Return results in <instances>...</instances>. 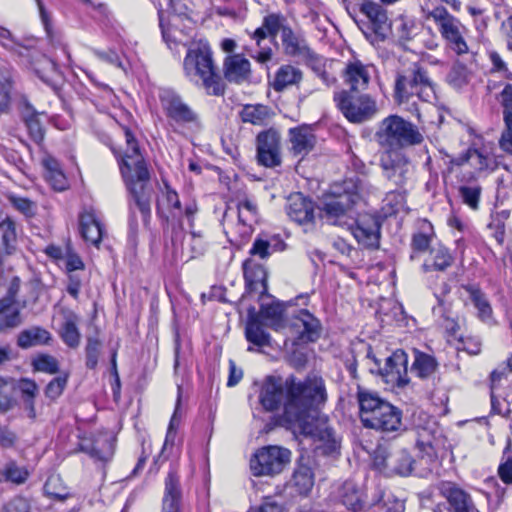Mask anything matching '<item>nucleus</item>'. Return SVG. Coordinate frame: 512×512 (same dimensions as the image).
Wrapping results in <instances>:
<instances>
[{
  "label": "nucleus",
  "instance_id": "nucleus-24",
  "mask_svg": "<svg viewBox=\"0 0 512 512\" xmlns=\"http://www.w3.org/2000/svg\"><path fill=\"white\" fill-rule=\"evenodd\" d=\"M286 211L291 220L301 225L312 223L314 220V205L312 201L306 199L300 193L292 195L288 199Z\"/></svg>",
  "mask_w": 512,
  "mask_h": 512
},
{
  "label": "nucleus",
  "instance_id": "nucleus-13",
  "mask_svg": "<svg viewBox=\"0 0 512 512\" xmlns=\"http://www.w3.org/2000/svg\"><path fill=\"white\" fill-rule=\"evenodd\" d=\"M380 167L384 177L397 187L404 186L413 173V166L408 157L396 150L381 153Z\"/></svg>",
  "mask_w": 512,
  "mask_h": 512
},
{
  "label": "nucleus",
  "instance_id": "nucleus-19",
  "mask_svg": "<svg viewBox=\"0 0 512 512\" xmlns=\"http://www.w3.org/2000/svg\"><path fill=\"white\" fill-rule=\"evenodd\" d=\"M334 499L352 512H362L366 506L363 489L352 480H347L337 487Z\"/></svg>",
  "mask_w": 512,
  "mask_h": 512
},
{
  "label": "nucleus",
  "instance_id": "nucleus-4",
  "mask_svg": "<svg viewBox=\"0 0 512 512\" xmlns=\"http://www.w3.org/2000/svg\"><path fill=\"white\" fill-rule=\"evenodd\" d=\"M185 75L190 81L201 85L209 95L224 94V84L217 73L208 45L197 44L190 47L183 62Z\"/></svg>",
  "mask_w": 512,
  "mask_h": 512
},
{
  "label": "nucleus",
  "instance_id": "nucleus-60",
  "mask_svg": "<svg viewBox=\"0 0 512 512\" xmlns=\"http://www.w3.org/2000/svg\"><path fill=\"white\" fill-rule=\"evenodd\" d=\"M27 129L30 136L36 143H40L44 139V129L37 115H31L25 119Z\"/></svg>",
  "mask_w": 512,
  "mask_h": 512
},
{
  "label": "nucleus",
  "instance_id": "nucleus-35",
  "mask_svg": "<svg viewBox=\"0 0 512 512\" xmlns=\"http://www.w3.org/2000/svg\"><path fill=\"white\" fill-rule=\"evenodd\" d=\"M303 79V72L291 64L281 65L276 71L271 86L276 92L298 85Z\"/></svg>",
  "mask_w": 512,
  "mask_h": 512
},
{
  "label": "nucleus",
  "instance_id": "nucleus-2",
  "mask_svg": "<svg viewBox=\"0 0 512 512\" xmlns=\"http://www.w3.org/2000/svg\"><path fill=\"white\" fill-rule=\"evenodd\" d=\"M127 148L119 158V169L124 184L131 196L129 200V225L132 229L138 226L136 209L146 222L150 216L152 187L147 163L140 153L138 144L129 130H125Z\"/></svg>",
  "mask_w": 512,
  "mask_h": 512
},
{
  "label": "nucleus",
  "instance_id": "nucleus-8",
  "mask_svg": "<svg viewBox=\"0 0 512 512\" xmlns=\"http://www.w3.org/2000/svg\"><path fill=\"white\" fill-rule=\"evenodd\" d=\"M428 18L434 21L437 30L449 49L458 55L468 52L469 48L466 42L468 29L460 19L450 14L443 6L433 8L429 12Z\"/></svg>",
  "mask_w": 512,
  "mask_h": 512
},
{
  "label": "nucleus",
  "instance_id": "nucleus-33",
  "mask_svg": "<svg viewBox=\"0 0 512 512\" xmlns=\"http://www.w3.org/2000/svg\"><path fill=\"white\" fill-rule=\"evenodd\" d=\"M286 244L276 236L258 235L250 248V255L264 260L269 258L275 252H281Z\"/></svg>",
  "mask_w": 512,
  "mask_h": 512
},
{
  "label": "nucleus",
  "instance_id": "nucleus-10",
  "mask_svg": "<svg viewBox=\"0 0 512 512\" xmlns=\"http://www.w3.org/2000/svg\"><path fill=\"white\" fill-rule=\"evenodd\" d=\"M289 449L269 445L258 449L250 459V470L254 476H274L283 471L290 462Z\"/></svg>",
  "mask_w": 512,
  "mask_h": 512
},
{
  "label": "nucleus",
  "instance_id": "nucleus-62",
  "mask_svg": "<svg viewBox=\"0 0 512 512\" xmlns=\"http://www.w3.org/2000/svg\"><path fill=\"white\" fill-rule=\"evenodd\" d=\"M498 475L505 484L512 485V455L503 458L498 467Z\"/></svg>",
  "mask_w": 512,
  "mask_h": 512
},
{
  "label": "nucleus",
  "instance_id": "nucleus-45",
  "mask_svg": "<svg viewBox=\"0 0 512 512\" xmlns=\"http://www.w3.org/2000/svg\"><path fill=\"white\" fill-rule=\"evenodd\" d=\"M465 290L468 292L469 298L478 310L479 317L483 320L490 318L492 308L482 291L475 286H466Z\"/></svg>",
  "mask_w": 512,
  "mask_h": 512
},
{
  "label": "nucleus",
  "instance_id": "nucleus-26",
  "mask_svg": "<svg viewBox=\"0 0 512 512\" xmlns=\"http://www.w3.org/2000/svg\"><path fill=\"white\" fill-rule=\"evenodd\" d=\"M63 321L60 328V337L70 348H77L80 344L81 333L78 328L80 317L72 310H61Z\"/></svg>",
  "mask_w": 512,
  "mask_h": 512
},
{
  "label": "nucleus",
  "instance_id": "nucleus-18",
  "mask_svg": "<svg viewBox=\"0 0 512 512\" xmlns=\"http://www.w3.org/2000/svg\"><path fill=\"white\" fill-rule=\"evenodd\" d=\"M351 231L357 242L365 248L376 249L380 240V223L377 217L363 215Z\"/></svg>",
  "mask_w": 512,
  "mask_h": 512
},
{
  "label": "nucleus",
  "instance_id": "nucleus-64",
  "mask_svg": "<svg viewBox=\"0 0 512 512\" xmlns=\"http://www.w3.org/2000/svg\"><path fill=\"white\" fill-rule=\"evenodd\" d=\"M1 512H29L28 502L21 497L9 501Z\"/></svg>",
  "mask_w": 512,
  "mask_h": 512
},
{
  "label": "nucleus",
  "instance_id": "nucleus-48",
  "mask_svg": "<svg viewBox=\"0 0 512 512\" xmlns=\"http://www.w3.org/2000/svg\"><path fill=\"white\" fill-rule=\"evenodd\" d=\"M462 202L472 210H478L482 188L478 184L461 185L458 188Z\"/></svg>",
  "mask_w": 512,
  "mask_h": 512
},
{
  "label": "nucleus",
  "instance_id": "nucleus-17",
  "mask_svg": "<svg viewBox=\"0 0 512 512\" xmlns=\"http://www.w3.org/2000/svg\"><path fill=\"white\" fill-rule=\"evenodd\" d=\"M290 332L297 335L292 344L308 343L316 341L320 336L321 325L308 310H300L292 319Z\"/></svg>",
  "mask_w": 512,
  "mask_h": 512
},
{
  "label": "nucleus",
  "instance_id": "nucleus-47",
  "mask_svg": "<svg viewBox=\"0 0 512 512\" xmlns=\"http://www.w3.org/2000/svg\"><path fill=\"white\" fill-rule=\"evenodd\" d=\"M415 461L405 450L397 453L392 459V471L399 476H409L414 470Z\"/></svg>",
  "mask_w": 512,
  "mask_h": 512
},
{
  "label": "nucleus",
  "instance_id": "nucleus-27",
  "mask_svg": "<svg viewBox=\"0 0 512 512\" xmlns=\"http://www.w3.org/2000/svg\"><path fill=\"white\" fill-rule=\"evenodd\" d=\"M265 324L259 320L255 307L248 309L247 322L245 327V337L251 344L264 347L270 345V335L263 326Z\"/></svg>",
  "mask_w": 512,
  "mask_h": 512
},
{
  "label": "nucleus",
  "instance_id": "nucleus-20",
  "mask_svg": "<svg viewBox=\"0 0 512 512\" xmlns=\"http://www.w3.org/2000/svg\"><path fill=\"white\" fill-rule=\"evenodd\" d=\"M283 51L291 57H299L305 61L319 62V56L316 55L307 45L304 38L288 28H283L281 34Z\"/></svg>",
  "mask_w": 512,
  "mask_h": 512
},
{
  "label": "nucleus",
  "instance_id": "nucleus-11",
  "mask_svg": "<svg viewBox=\"0 0 512 512\" xmlns=\"http://www.w3.org/2000/svg\"><path fill=\"white\" fill-rule=\"evenodd\" d=\"M334 101L343 115L353 123H362L376 112V102L367 94L352 95L346 90L335 93Z\"/></svg>",
  "mask_w": 512,
  "mask_h": 512
},
{
  "label": "nucleus",
  "instance_id": "nucleus-14",
  "mask_svg": "<svg viewBox=\"0 0 512 512\" xmlns=\"http://www.w3.org/2000/svg\"><path fill=\"white\" fill-rule=\"evenodd\" d=\"M115 450V439L107 432L79 437L78 451L87 454L95 461H109Z\"/></svg>",
  "mask_w": 512,
  "mask_h": 512
},
{
  "label": "nucleus",
  "instance_id": "nucleus-6",
  "mask_svg": "<svg viewBox=\"0 0 512 512\" xmlns=\"http://www.w3.org/2000/svg\"><path fill=\"white\" fill-rule=\"evenodd\" d=\"M359 200V187L356 181L347 179L335 184L322 203L321 217L331 225H349V213Z\"/></svg>",
  "mask_w": 512,
  "mask_h": 512
},
{
  "label": "nucleus",
  "instance_id": "nucleus-57",
  "mask_svg": "<svg viewBox=\"0 0 512 512\" xmlns=\"http://www.w3.org/2000/svg\"><path fill=\"white\" fill-rule=\"evenodd\" d=\"M257 213V206L251 200L245 199L238 204V220L243 225L253 220Z\"/></svg>",
  "mask_w": 512,
  "mask_h": 512
},
{
  "label": "nucleus",
  "instance_id": "nucleus-53",
  "mask_svg": "<svg viewBox=\"0 0 512 512\" xmlns=\"http://www.w3.org/2000/svg\"><path fill=\"white\" fill-rule=\"evenodd\" d=\"M375 504L381 505L383 512H404L405 504L390 492H381Z\"/></svg>",
  "mask_w": 512,
  "mask_h": 512
},
{
  "label": "nucleus",
  "instance_id": "nucleus-22",
  "mask_svg": "<svg viewBox=\"0 0 512 512\" xmlns=\"http://www.w3.org/2000/svg\"><path fill=\"white\" fill-rule=\"evenodd\" d=\"M369 68L358 59L351 60L346 64L342 77L351 91H362L368 87L371 78Z\"/></svg>",
  "mask_w": 512,
  "mask_h": 512
},
{
  "label": "nucleus",
  "instance_id": "nucleus-54",
  "mask_svg": "<svg viewBox=\"0 0 512 512\" xmlns=\"http://www.w3.org/2000/svg\"><path fill=\"white\" fill-rule=\"evenodd\" d=\"M465 161L479 171L488 169L493 162L491 157L477 149H469L466 153Z\"/></svg>",
  "mask_w": 512,
  "mask_h": 512
},
{
  "label": "nucleus",
  "instance_id": "nucleus-36",
  "mask_svg": "<svg viewBox=\"0 0 512 512\" xmlns=\"http://www.w3.org/2000/svg\"><path fill=\"white\" fill-rule=\"evenodd\" d=\"M157 212L166 219L169 218V215L176 217L182 213L181 202L177 192L166 182H164V189L157 200Z\"/></svg>",
  "mask_w": 512,
  "mask_h": 512
},
{
  "label": "nucleus",
  "instance_id": "nucleus-42",
  "mask_svg": "<svg viewBox=\"0 0 512 512\" xmlns=\"http://www.w3.org/2000/svg\"><path fill=\"white\" fill-rule=\"evenodd\" d=\"M30 473L24 466H19L15 461H9L0 470V481L11 482L17 485L27 481Z\"/></svg>",
  "mask_w": 512,
  "mask_h": 512
},
{
  "label": "nucleus",
  "instance_id": "nucleus-31",
  "mask_svg": "<svg viewBox=\"0 0 512 512\" xmlns=\"http://www.w3.org/2000/svg\"><path fill=\"white\" fill-rule=\"evenodd\" d=\"M80 233L83 239L96 247L103 236V228L93 210H87L80 215Z\"/></svg>",
  "mask_w": 512,
  "mask_h": 512
},
{
  "label": "nucleus",
  "instance_id": "nucleus-3",
  "mask_svg": "<svg viewBox=\"0 0 512 512\" xmlns=\"http://www.w3.org/2000/svg\"><path fill=\"white\" fill-rule=\"evenodd\" d=\"M393 98L399 106L418 118L419 101L431 102L436 98L435 84L420 62H412L396 72Z\"/></svg>",
  "mask_w": 512,
  "mask_h": 512
},
{
  "label": "nucleus",
  "instance_id": "nucleus-51",
  "mask_svg": "<svg viewBox=\"0 0 512 512\" xmlns=\"http://www.w3.org/2000/svg\"><path fill=\"white\" fill-rule=\"evenodd\" d=\"M12 86V74L7 70L0 72V111L6 110L10 104Z\"/></svg>",
  "mask_w": 512,
  "mask_h": 512
},
{
  "label": "nucleus",
  "instance_id": "nucleus-32",
  "mask_svg": "<svg viewBox=\"0 0 512 512\" xmlns=\"http://www.w3.org/2000/svg\"><path fill=\"white\" fill-rule=\"evenodd\" d=\"M411 373L422 381H428L434 378L438 371V362L435 357L414 349V361L412 363Z\"/></svg>",
  "mask_w": 512,
  "mask_h": 512
},
{
  "label": "nucleus",
  "instance_id": "nucleus-38",
  "mask_svg": "<svg viewBox=\"0 0 512 512\" xmlns=\"http://www.w3.org/2000/svg\"><path fill=\"white\" fill-rule=\"evenodd\" d=\"M272 116V110L262 104L245 105L240 112V117L243 122L259 126L266 125Z\"/></svg>",
  "mask_w": 512,
  "mask_h": 512
},
{
  "label": "nucleus",
  "instance_id": "nucleus-29",
  "mask_svg": "<svg viewBox=\"0 0 512 512\" xmlns=\"http://www.w3.org/2000/svg\"><path fill=\"white\" fill-rule=\"evenodd\" d=\"M360 11L369 19L374 33L384 38L389 30L385 9L380 4L368 0L361 4Z\"/></svg>",
  "mask_w": 512,
  "mask_h": 512
},
{
  "label": "nucleus",
  "instance_id": "nucleus-43",
  "mask_svg": "<svg viewBox=\"0 0 512 512\" xmlns=\"http://www.w3.org/2000/svg\"><path fill=\"white\" fill-rule=\"evenodd\" d=\"M395 30L399 42L405 45L418 35L419 26L414 20L401 17L395 22Z\"/></svg>",
  "mask_w": 512,
  "mask_h": 512
},
{
  "label": "nucleus",
  "instance_id": "nucleus-56",
  "mask_svg": "<svg viewBox=\"0 0 512 512\" xmlns=\"http://www.w3.org/2000/svg\"><path fill=\"white\" fill-rule=\"evenodd\" d=\"M263 25L265 26L269 36L273 39L278 33H280V35L282 34L283 28L289 27L284 24V18L277 14H269L264 17Z\"/></svg>",
  "mask_w": 512,
  "mask_h": 512
},
{
  "label": "nucleus",
  "instance_id": "nucleus-58",
  "mask_svg": "<svg viewBox=\"0 0 512 512\" xmlns=\"http://www.w3.org/2000/svg\"><path fill=\"white\" fill-rule=\"evenodd\" d=\"M33 365L37 371L54 374L58 371V361L50 355H40L34 359Z\"/></svg>",
  "mask_w": 512,
  "mask_h": 512
},
{
  "label": "nucleus",
  "instance_id": "nucleus-7",
  "mask_svg": "<svg viewBox=\"0 0 512 512\" xmlns=\"http://www.w3.org/2000/svg\"><path fill=\"white\" fill-rule=\"evenodd\" d=\"M360 419L364 427L383 432L397 431L401 426V411L379 397L360 391Z\"/></svg>",
  "mask_w": 512,
  "mask_h": 512
},
{
  "label": "nucleus",
  "instance_id": "nucleus-44",
  "mask_svg": "<svg viewBox=\"0 0 512 512\" xmlns=\"http://www.w3.org/2000/svg\"><path fill=\"white\" fill-rule=\"evenodd\" d=\"M21 323L20 313L14 304L0 301V330L16 327Z\"/></svg>",
  "mask_w": 512,
  "mask_h": 512
},
{
  "label": "nucleus",
  "instance_id": "nucleus-25",
  "mask_svg": "<svg viewBox=\"0 0 512 512\" xmlns=\"http://www.w3.org/2000/svg\"><path fill=\"white\" fill-rule=\"evenodd\" d=\"M289 141L295 156H305L313 150L316 138L308 126H299L289 130Z\"/></svg>",
  "mask_w": 512,
  "mask_h": 512
},
{
  "label": "nucleus",
  "instance_id": "nucleus-37",
  "mask_svg": "<svg viewBox=\"0 0 512 512\" xmlns=\"http://www.w3.org/2000/svg\"><path fill=\"white\" fill-rule=\"evenodd\" d=\"M283 312V306L279 302H262L257 316H259V320L262 321L265 326L278 331L284 327Z\"/></svg>",
  "mask_w": 512,
  "mask_h": 512
},
{
  "label": "nucleus",
  "instance_id": "nucleus-1",
  "mask_svg": "<svg viewBox=\"0 0 512 512\" xmlns=\"http://www.w3.org/2000/svg\"><path fill=\"white\" fill-rule=\"evenodd\" d=\"M326 400L325 386H264L260 393L262 406L269 411L283 406L280 425L294 434L311 437L325 454H332L339 448L328 418L318 407Z\"/></svg>",
  "mask_w": 512,
  "mask_h": 512
},
{
  "label": "nucleus",
  "instance_id": "nucleus-55",
  "mask_svg": "<svg viewBox=\"0 0 512 512\" xmlns=\"http://www.w3.org/2000/svg\"><path fill=\"white\" fill-rule=\"evenodd\" d=\"M101 343L95 338L89 337L85 347L86 352V366L89 369H94L98 364L100 355Z\"/></svg>",
  "mask_w": 512,
  "mask_h": 512
},
{
  "label": "nucleus",
  "instance_id": "nucleus-59",
  "mask_svg": "<svg viewBox=\"0 0 512 512\" xmlns=\"http://www.w3.org/2000/svg\"><path fill=\"white\" fill-rule=\"evenodd\" d=\"M44 176L54 190L64 191L68 187L67 178L62 167L55 170V172H45Z\"/></svg>",
  "mask_w": 512,
  "mask_h": 512
},
{
  "label": "nucleus",
  "instance_id": "nucleus-61",
  "mask_svg": "<svg viewBox=\"0 0 512 512\" xmlns=\"http://www.w3.org/2000/svg\"><path fill=\"white\" fill-rule=\"evenodd\" d=\"M501 103L503 106V119H512V85L508 84L501 92Z\"/></svg>",
  "mask_w": 512,
  "mask_h": 512
},
{
  "label": "nucleus",
  "instance_id": "nucleus-52",
  "mask_svg": "<svg viewBox=\"0 0 512 512\" xmlns=\"http://www.w3.org/2000/svg\"><path fill=\"white\" fill-rule=\"evenodd\" d=\"M11 205L23 214L27 218H32L35 216L37 211V205L34 201L29 198L20 197L15 194H10L7 196Z\"/></svg>",
  "mask_w": 512,
  "mask_h": 512
},
{
  "label": "nucleus",
  "instance_id": "nucleus-23",
  "mask_svg": "<svg viewBox=\"0 0 512 512\" xmlns=\"http://www.w3.org/2000/svg\"><path fill=\"white\" fill-rule=\"evenodd\" d=\"M243 272L246 282V288L249 292H258L263 297L267 292V271L265 268L247 259L243 263Z\"/></svg>",
  "mask_w": 512,
  "mask_h": 512
},
{
  "label": "nucleus",
  "instance_id": "nucleus-21",
  "mask_svg": "<svg viewBox=\"0 0 512 512\" xmlns=\"http://www.w3.org/2000/svg\"><path fill=\"white\" fill-rule=\"evenodd\" d=\"M223 75L229 83L249 82L252 76L250 61L242 54L227 56L223 62Z\"/></svg>",
  "mask_w": 512,
  "mask_h": 512
},
{
  "label": "nucleus",
  "instance_id": "nucleus-28",
  "mask_svg": "<svg viewBox=\"0 0 512 512\" xmlns=\"http://www.w3.org/2000/svg\"><path fill=\"white\" fill-rule=\"evenodd\" d=\"M180 502V480L177 473L174 470H171L165 479V490L161 512H181Z\"/></svg>",
  "mask_w": 512,
  "mask_h": 512
},
{
  "label": "nucleus",
  "instance_id": "nucleus-39",
  "mask_svg": "<svg viewBox=\"0 0 512 512\" xmlns=\"http://www.w3.org/2000/svg\"><path fill=\"white\" fill-rule=\"evenodd\" d=\"M454 259L447 248L443 246L431 249L430 260L423 264L425 272L445 271L453 263Z\"/></svg>",
  "mask_w": 512,
  "mask_h": 512
},
{
  "label": "nucleus",
  "instance_id": "nucleus-63",
  "mask_svg": "<svg viewBox=\"0 0 512 512\" xmlns=\"http://www.w3.org/2000/svg\"><path fill=\"white\" fill-rule=\"evenodd\" d=\"M505 130L499 140L500 147L507 153L512 154V119L504 120Z\"/></svg>",
  "mask_w": 512,
  "mask_h": 512
},
{
  "label": "nucleus",
  "instance_id": "nucleus-46",
  "mask_svg": "<svg viewBox=\"0 0 512 512\" xmlns=\"http://www.w3.org/2000/svg\"><path fill=\"white\" fill-rule=\"evenodd\" d=\"M44 493L56 500H65L69 496V491L64 485L61 477L57 474L50 475L44 484Z\"/></svg>",
  "mask_w": 512,
  "mask_h": 512
},
{
  "label": "nucleus",
  "instance_id": "nucleus-9",
  "mask_svg": "<svg viewBox=\"0 0 512 512\" xmlns=\"http://www.w3.org/2000/svg\"><path fill=\"white\" fill-rule=\"evenodd\" d=\"M197 212L198 206L196 202L190 201L186 203L183 213L188 221L190 232L184 235L181 222L172 229V244L176 250L180 249L182 255H185L187 259L200 256L206 250V241L202 231L194 230V218Z\"/></svg>",
  "mask_w": 512,
  "mask_h": 512
},
{
  "label": "nucleus",
  "instance_id": "nucleus-16",
  "mask_svg": "<svg viewBox=\"0 0 512 512\" xmlns=\"http://www.w3.org/2000/svg\"><path fill=\"white\" fill-rule=\"evenodd\" d=\"M280 135L277 131L269 129L257 135L258 163L273 168L281 164Z\"/></svg>",
  "mask_w": 512,
  "mask_h": 512
},
{
  "label": "nucleus",
  "instance_id": "nucleus-34",
  "mask_svg": "<svg viewBox=\"0 0 512 512\" xmlns=\"http://www.w3.org/2000/svg\"><path fill=\"white\" fill-rule=\"evenodd\" d=\"M314 486V473L306 464H299L293 472L288 487L299 496H307Z\"/></svg>",
  "mask_w": 512,
  "mask_h": 512
},
{
  "label": "nucleus",
  "instance_id": "nucleus-41",
  "mask_svg": "<svg viewBox=\"0 0 512 512\" xmlns=\"http://www.w3.org/2000/svg\"><path fill=\"white\" fill-rule=\"evenodd\" d=\"M51 334L40 327H33L22 331L18 336V345L22 348L42 345L48 343Z\"/></svg>",
  "mask_w": 512,
  "mask_h": 512
},
{
  "label": "nucleus",
  "instance_id": "nucleus-15",
  "mask_svg": "<svg viewBox=\"0 0 512 512\" xmlns=\"http://www.w3.org/2000/svg\"><path fill=\"white\" fill-rule=\"evenodd\" d=\"M161 107L166 116L179 124L194 123L197 114L172 89H161L159 93Z\"/></svg>",
  "mask_w": 512,
  "mask_h": 512
},
{
  "label": "nucleus",
  "instance_id": "nucleus-50",
  "mask_svg": "<svg viewBox=\"0 0 512 512\" xmlns=\"http://www.w3.org/2000/svg\"><path fill=\"white\" fill-rule=\"evenodd\" d=\"M0 230L2 233L1 241L4 250L7 254H11L17 240L15 221L12 218L6 219V223H2Z\"/></svg>",
  "mask_w": 512,
  "mask_h": 512
},
{
  "label": "nucleus",
  "instance_id": "nucleus-5",
  "mask_svg": "<svg viewBox=\"0 0 512 512\" xmlns=\"http://www.w3.org/2000/svg\"><path fill=\"white\" fill-rule=\"evenodd\" d=\"M374 137L384 151H400L419 145L424 140L416 125L396 114L387 116L379 123Z\"/></svg>",
  "mask_w": 512,
  "mask_h": 512
},
{
  "label": "nucleus",
  "instance_id": "nucleus-40",
  "mask_svg": "<svg viewBox=\"0 0 512 512\" xmlns=\"http://www.w3.org/2000/svg\"><path fill=\"white\" fill-rule=\"evenodd\" d=\"M434 442L435 436L430 430L422 428L417 431L416 447L427 462H432L437 458Z\"/></svg>",
  "mask_w": 512,
  "mask_h": 512
},
{
  "label": "nucleus",
  "instance_id": "nucleus-12",
  "mask_svg": "<svg viewBox=\"0 0 512 512\" xmlns=\"http://www.w3.org/2000/svg\"><path fill=\"white\" fill-rule=\"evenodd\" d=\"M366 357L372 360L375 365V367H370V371L381 375L383 381L387 384H409L408 355L404 350H395L386 358L383 367H381L380 361L373 354L371 348H369Z\"/></svg>",
  "mask_w": 512,
  "mask_h": 512
},
{
  "label": "nucleus",
  "instance_id": "nucleus-30",
  "mask_svg": "<svg viewBox=\"0 0 512 512\" xmlns=\"http://www.w3.org/2000/svg\"><path fill=\"white\" fill-rule=\"evenodd\" d=\"M442 494L448 500L454 512H478L471 496L453 483L442 487Z\"/></svg>",
  "mask_w": 512,
  "mask_h": 512
},
{
  "label": "nucleus",
  "instance_id": "nucleus-49",
  "mask_svg": "<svg viewBox=\"0 0 512 512\" xmlns=\"http://www.w3.org/2000/svg\"><path fill=\"white\" fill-rule=\"evenodd\" d=\"M470 80V72L468 68L461 62H455L447 75V82L454 88H461L468 84Z\"/></svg>",
  "mask_w": 512,
  "mask_h": 512
}]
</instances>
